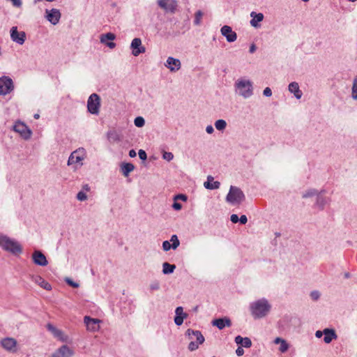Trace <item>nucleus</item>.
Segmentation results:
<instances>
[{"instance_id":"8fccbe9b","label":"nucleus","mask_w":357,"mask_h":357,"mask_svg":"<svg viewBox=\"0 0 357 357\" xmlns=\"http://www.w3.org/2000/svg\"><path fill=\"white\" fill-rule=\"evenodd\" d=\"M139 157L141 160H145L147 158V155L145 151L140 149L138 152Z\"/></svg>"},{"instance_id":"5fc2aeb1","label":"nucleus","mask_w":357,"mask_h":357,"mask_svg":"<svg viewBox=\"0 0 357 357\" xmlns=\"http://www.w3.org/2000/svg\"><path fill=\"white\" fill-rule=\"evenodd\" d=\"M236 354L238 356H241L244 354V349L242 348V347H238L236 350Z\"/></svg>"},{"instance_id":"1a4fd4ad","label":"nucleus","mask_w":357,"mask_h":357,"mask_svg":"<svg viewBox=\"0 0 357 357\" xmlns=\"http://www.w3.org/2000/svg\"><path fill=\"white\" fill-rule=\"evenodd\" d=\"M158 6L166 13H174L178 6L176 0H158Z\"/></svg>"},{"instance_id":"5701e85b","label":"nucleus","mask_w":357,"mask_h":357,"mask_svg":"<svg viewBox=\"0 0 357 357\" xmlns=\"http://www.w3.org/2000/svg\"><path fill=\"white\" fill-rule=\"evenodd\" d=\"M250 17H252V20H250V24L255 28H258L260 26L259 22L263 21L264 17L263 13H257L254 11L251 12Z\"/></svg>"},{"instance_id":"69168bd1","label":"nucleus","mask_w":357,"mask_h":357,"mask_svg":"<svg viewBox=\"0 0 357 357\" xmlns=\"http://www.w3.org/2000/svg\"><path fill=\"white\" fill-rule=\"evenodd\" d=\"M282 341H284V339H282L280 337H276L274 340L275 344H281Z\"/></svg>"},{"instance_id":"4be33fe9","label":"nucleus","mask_w":357,"mask_h":357,"mask_svg":"<svg viewBox=\"0 0 357 357\" xmlns=\"http://www.w3.org/2000/svg\"><path fill=\"white\" fill-rule=\"evenodd\" d=\"M31 280L45 290H51L52 286L40 275H31Z\"/></svg>"},{"instance_id":"412c9836","label":"nucleus","mask_w":357,"mask_h":357,"mask_svg":"<svg viewBox=\"0 0 357 357\" xmlns=\"http://www.w3.org/2000/svg\"><path fill=\"white\" fill-rule=\"evenodd\" d=\"M288 90L291 93H293L295 98L298 100L301 99L303 96V92L300 89L298 83L296 82H291L288 86Z\"/></svg>"},{"instance_id":"473e14b6","label":"nucleus","mask_w":357,"mask_h":357,"mask_svg":"<svg viewBox=\"0 0 357 357\" xmlns=\"http://www.w3.org/2000/svg\"><path fill=\"white\" fill-rule=\"evenodd\" d=\"M107 138L109 141L112 142H115L120 140L119 135L115 131L108 132Z\"/></svg>"},{"instance_id":"e433bc0d","label":"nucleus","mask_w":357,"mask_h":357,"mask_svg":"<svg viewBox=\"0 0 357 357\" xmlns=\"http://www.w3.org/2000/svg\"><path fill=\"white\" fill-rule=\"evenodd\" d=\"M202 15H203V13L201 10H198L195 13V20H194V24L195 25L200 24Z\"/></svg>"},{"instance_id":"bb28decb","label":"nucleus","mask_w":357,"mask_h":357,"mask_svg":"<svg viewBox=\"0 0 357 357\" xmlns=\"http://www.w3.org/2000/svg\"><path fill=\"white\" fill-rule=\"evenodd\" d=\"M235 342L237 344H241L242 347L245 348H250L252 346L251 340L249 337H243L240 335H238L235 337Z\"/></svg>"},{"instance_id":"aec40b11","label":"nucleus","mask_w":357,"mask_h":357,"mask_svg":"<svg viewBox=\"0 0 357 357\" xmlns=\"http://www.w3.org/2000/svg\"><path fill=\"white\" fill-rule=\"evenodd\" d=\"M212 325L216 326L220 330H222L226 326L230 327L231 321L229 318L225 317L213 320Z\"/></svg>"},{"instance_id":"052dcab7","label":"nucleus","mask_w":357,"mask_h":357,"mask_svg":"<svg viewBox=\"0 0 357 357\" xmlns=\"http://www.w3.org/2000/svg\"><path fill=\"white\" fill-rule=\"evenodd\" d=\"M105 44H106V45H107L108 47H109L110 49H113V48H114V47H116V43H114V42H112V41H111V42L106 43Z\"/></svg>"},{"instance_id":"c85d7f7f","label":"nucleus","mask_w":357,"mask_h":357,"mask_svg":"<svg viewBox=\"0 0 357 357\" xmlns=\"http://www.w3.org/2000/svg\"><path fill=\"white\" fill-rule=\"evenodd\" d=\"M175 268L176 266L174 264H170L168 262H165L162 264L163 274H171L174 271Z\"/></svg>"},{"instance_id":"603ef678","label":"nucleus","mask_w":357,"mask_h":357,"mask_svg":"<svg viewBox=\"0 0 357 357\" xmlns=\"http://www.w3.org/2000/svg\"><path fill=\"white\" fill-rule=\"evenodd\" d=\"M238 222H240L241 224L242 225H245L248 222V218L246 217V215H242L240 218H239V220H238Z\"/></svg>"},{"instance_id":"ea45409f","label":"nucleus","mask_w":357,"mask_h":357,"mask_svg":"<svg viewBox=\"0 0 357 357\" xmlns=\"http://www.w3.org/2000/svg\"><path fill=\"white\" fill-rule=\"evenodd\" d=\"M192 341L188 344V349L191 351H195L198 349L199 344L193 341V340H191Z\"/></svg>"},{"instance_id":"dca6fc26","label":"nucleus","mask_w":357,"mask_h":357,"mask_svg":"<svg viewBox=\"0 0 357 357\" xmlns=\"http://www.w3.org/2000/svg\"><path fill=\"white\" fill-rule=\"evenodd\" d=\"M221 34L225 36L229 43L234 42L237 38L236 32L233 31L228 25H224L220 29Z\"/></svg>"},{"instance_id":"f257e3e1","label":"nucleus","mask_w":357,"mask_h":357,"mask_svg":"<svg viewBox=\"0 0 357 357\" xmlns=\"http://www.w3.org/2000/svg\"><path fill=\"white\" fill-rule=\"evenodd\" d=\"M249 308L253 318L257 319L264 318L269 314L271 305L266 298H262L252 302Z\"/></svg>"},{"instance_id":"680f3d73","label":"nucleus","mask_w":357,"mask_h":357,"mask_svg":"<svg viewBox=\"0 0 357 357\" xmlns=\"http://www.w3.org/2000/svg\"><path fill=\"white\" fill-rule=\"evenodd\" d=\"M323 335H324V331H317L316 333H315V336L317 338L321 337Z\"/></svg>"},{"instance_id":"37998d69","label":"nucleus","mask_w":357,"mask_h":357,"mask_svg":"<svg viewBox=\"0 0 357 357\" xmlns=\"http://www.w3.org/2000/svg\"><path fill=\"white\" fill-rule=\"evenodd\" d=\"M320 292L317 290L312 291L310 293V297L313 301H317L320 298Z\"/></svg>"},{"instance_id":"3c124183","label":"nucleus","mask_w":357,"mask_h":357,"mask_svg":"<svg viewBox=\"0 0 357 357\" xmlns=\"http://www.w3.org/2000/svg\"><path fill=\"white\" fill-rule=\"evenodd\" d=\"M263 94H264V96H265L266 97L271 96H272V90H271V89L269 88V87H266L264 89Z\"/></svg>"},{"instance_id":"ddd939ff","label":"nucleus","mask_w":357,"mask_h":357,"mask_svg":"<svg viewBox=\"0 0 357 357\" xmlns=\"http://www.w3.org/2000/svg\"><path fill=\"white\" fill-rule=\"evenodd\" d=\"M130 48L132 50V54L135 56L146 52V48L142 45V40L139 38H135L132 40Z\"/></svg>"},{"instance_id":"72a5a7b5","label":"nucleus","mask_w":357,"mask_h":357,"mask_svg":"<svg viewBox=\"0 0 357 357\" xmlns=\"http://www.w3.org/2000/svg\"><path fill=\"white\" fill-rule=\"evenodd\" d=\"M47 329L51 331L55 336L59 337L61 334V331L58 330L51 324L47 325Z\"/></svg>"},{"instance_id":"bf43d9fd","label":"nucleus","mask_w":357,"mask_h":357,"mask_svg":"<svg viewBox=\"0 0 357 357\" xmlns=\"http://www.w3.org/2000/svg\"><path fill=\"white\" fill-rule=\"evenodd\" d=\"M174 199H182L183 201H186L187 200V197L185 195L180 194V195H176Z\"/></svg>"},{"instance_id":"c9c22d12","label":"nucleus","mask_w":357,"mask_h":357,"mask_svg":"<svg viewBox=\"0 0 357 357\" xmlns=\"http://www.w3.org/2000/svg\"><path fill=\"white\" fill-rule=\"evenodd\" d=\"M352 98L354 100H357V77H356L353 81Z\"/></svg>"},{"instance_id":"774afa93","label":"nucleus","mask_w":357,"mask_h":357,"mask_svg":"<svg viewBox=\"0 0 357 357\" xmlns=\"http://www.w3.org/2000/svg\"><path fill=\"white\" fill-rule=\"evenodd\" d=\"M33 117L35 119H38L40 118V115L38 114H35Z\"/></svg>"},{"instance_id":"c03bdc74","label":"nucleus","mask_w":357,"mask_h":357,"mask_svg":"<svg viewBox=\"0 0 357 357\" xmlns=\"http://www.w3.org/2000/svg\"><path fill=\"white\" fill-rule=\"evenodd\" d=\"M162 158L167 161H171L174 158V155L171 152L165 151L162 154Z\"/></svg>"},{"instance_id":"6ab92c4d","label":"nucleus","mask_w":357,"mask_h":357,"mask_svg":"<svg viewBox=\"0 0 357 357\" xmlns=\"http://www.w3.org/2000/svg\"><path fill=\"white\" fill-rule=\"evenodd\" d=\"M185 335L190 340L196 338V342L199 345L204 343L205 339L202 333L199 331H195L192 329H188L185 332Z\"/></svg>"},{"instance_id":"79ce46f5","label":"nucleus","mask_w":357,"mask_h":357,"mask_svg":"<svg viewBox=\"0 0 357 357\" xmlns=\"http://www.w3.org/2000/svg\"><path fill=\"white\" fill-rule=\"evenodd\" d=\"M185 319V316H183V317L175 316L174 323L177 326H181L183 324Z\"/></svg>"},{"instance_id":"6e6552de","label":"nucleus","mask_w":357,"mask_h":357,"mask_svg":"<svg viewBox=\"0 0 357 357\" xmlns=\"http://www.w3.org/2000/svg\"><path fill=\"white\" fill-rule=\"evenodd\" d=\"M17 342L13 337H4L0 340V346L6 351L10 353H15L17 349Z\"/></svg>"},{"instance_id":"de8ad7c7","label":"nucleus","mask_w":357,"mask_h":357,"mask_svg":"<svg viewBox=\"0 0 357 357\" xmlns=\"http://www.w3.org/2000/svg\"><path fill=\"white\" fill-rule=\"evenodd\" d=\"M288 349H289V345L287 343V342L285 340L282 341V342L280 344V351L282 353H284L288 350Z\"/></svg>"},{"instance_id":"4c0bfd02","label":"nucleus","mask_w":357,"mask_h":357,"mask_svg":"<svg viewBox=\"0 0 357 357\" xmlns=\"http://www.w3.org/2000/svg\"><path fill=\"white\" fill-rule=\"evenodd\" d=\"M134 123L137 127L140 128L144 125L145 121L143 117L138 116L135 119Z\"/></svg>"},{"instance_id":"7ed1b4c3","label":"nucleus","mask_w":357,"mask_h":357,"mask_svg":"<svg viewBox=\"0 0 357 357\" xmlns=\"http://www.w3.org/2000/svg\"><path fill=\"white\" fill-rule=\"evenodd\" d=\"M0 246L3 250L10 252L13 255H19L22 252L21 244L6 235L0 234Z\"/></svg>"},{"instance_id":"f704fd0d","label":"nucleus","mask_w":357,"mask_h":357,"mask_svg":"<svg viewBox=\"0 0 357 357\" xmlns=\"http://www.w3.org/2000/svg\"><path fill=\"white\" fill-rule=\"evenodd\" d=\"M170 241L172 242V248L174 250L176 249L180 245L179 240L176 235H172L171 237Z\"/></svg>"},{"instance_id":"2f4dec72","label":"nucleus","mask_w":357,"mask_h":357,"mask_svg":"<svg viewBox=\"0 0 357 357\" xmlns=\"http://www.w3.org/2000/svg\"><path fill=\"white\" fill-rule=\"evenodd\" d=\"M227 122L223 119L217 120L215 122V127L218 130L222 131L226 128Z\"/></svg>"},{"instance_id":"a19ab883","label":"nucleus","mask_w":357,"mask_h":357,"mask_svg":"<svg viewBox=\"0 0 357 357\" xmlns=\"http://www.w3.org/2000/svg\"><path fill=\"white\" fill-rule=\"evenodd\" d=\"M77 199L79 200V201H85L87 199V195L85 192H84L83 191H79L77 194Z\"/></svg>"},{"instance_id":"49530a36","label":"nucleus","mask_w":357,"mask_h":357,"mask_svg":"<svg viewBox=\"0 0 357 357\" xmlns=\"http://www.w3.org/2000/svg\"><path fill=\"white\" fill-rule=\"evenodd\" d=\"M65 282H66L68 285H70V286H71V287H74V288H77V287H79V286L78 283H77V282H74L73 280H71V279H70V278H66L65 279Z\"/></svg>"},{"instance_id":"c756f323","label":"nucleus","mask_w":357,"mask_h":357,"mask_svg":"<svg viewBox=\"0 0 357 357\" xmlns=\"http://www.w3.org/2000/svg\"><path fill=\"white\" fill-rule=\"evenodd\" d=\"M319 191H318L317 190L314 189V188H310V189H308L307 190H305L303 195H302V197L303 199H306V198H309V197H312L313 196H317V195L319 194Z\"/></svg>"},{"instance_id":"cd10ccee","label":"nucleus","mask_w":357,"mask_h":357,"mask_svg":"<svg viewBox=\"0 0 357 357\" xmlns=\"http://www.w3.org/2000/svg\"><path fill=\"white\" fill-rule=\"evenodd\" d=\"M135 169V166L132 163H123L121 166L122 174L124 176H128L129 174Z\"/></svg>"},{"instance_id":"e2e57ef3","label":"nucleus","mask_w":357,"mask_h":357,"mask_svg":"<svg viewBox=\"0 0 357 357\" xmlns=\"http://www.w3.org/2000/svg\"><path fill=\"white\" fill-rule=\"evenodd\" d=\"M256 49H257L256 45L255 44H252L250 47L249 52L252 54L256 51Z\"/></svg>"},{"instance_id":"4d7b16f0","label":"nucleus","mask_w":357,"mask_h":357,"mask_svg":"<svg viewBox=\"0 0 357 357\" xmlns=\"http://www.w3.org/2000/svg\"><path fill=\"white\" fill-rule=\"evenodd\" d=\"M206 131L208 134H212L214 132V128L211 125H208L206 128Z\"/></svg>"},{"instance_id":"393cba45","label":"nucleus","mask_w":357,"mask_h":357,"mask_svg":"<svg viewBox=\"0 0 357 357\" xmlns=\"http://www.w3.org/2000/svg\"><path fill=\"white\" fill-rule=\"evenodd\" d=\"M57 350L61 357H73L75 354L74 350L66 344L62 345Z\"/></svg>"},{"instance_id":"4468645a","label":"nucleus","mask_w":357,"mask_h":357,"mask_svg":"<svg viewBox=\"0 0 357 357\" xmlns=\"http://www.w3.org/2000/svg\"><path fill=\"white\" fill-rule=\"evenodd\" d=\"M325 192V190H321L316 197L314 206L318 207L321 211H323L325 206L331 202L330 197H324L323 195Z\"/></svg>"},{"instance_id":"9d476101","label":"nucleus","mask_w":357,"mask_h":357,"mask_svg":"<svg viewBox=\"0 0 357 357\" xmlns=\"http://www.w3.org/2000/svg\"><path fill=\"white\" fill-rule=\"evenodd\" d=\"M13 130L19 133L24 139H29L31 136V130L22 122L17 121L13 126Z\"/></svg>"},{"instance_id":"39448f33","label":"nucleus","mask_w":357,"mask_h":357,"mask_svg":"<svg viewBox=\"0 0 357 357\" xmlns=\"http://www.w3.org/2000/svg\"><path fill=\"white\" fill-rule=\"evenodd\" d=\"M86 158V150L84 148H78L71 153L68 160V165L79 164V166L82 165V161Z\"/></svg>"},{"instance_id":"58836bf2","label":"nucleus","mask_w":357,"mask_h":357,"mask_svg":"<svg viewBox=\"0 0 357 357\" xmlns=\"http://www.w3.org/2000/svg\"><path fill=\"white\" fill-rule=\"evenodd\" d=\"M176 316L183 317L185 316V319L188 317V314L183 312V308L181 306L177 307L175 310Z\"/></svg>"},{"instance_id":"f03ea898","label":"nucleus","mask_w":357,"mask_h":357,"mask_svg":"<svg viewBox=\"0 0 357 357\" xmlns=\"http://www.w3.org/2000/svg\"><path fill=\"white\" fill-rule=\"evenodd\" d=\"M235 93L244 99L250 98L254 93L252 82L245 77H240L234 84Z\"/></svg>"},{"instance_id":"423d86ee","label":"nucleus","mask_w":357,"mask_h":357,"mask_svg":"<svg viewBox=\"0 0 357 357\" xmlns=\"http://www.w3.org/2000/svg\"><path fill=\"white\" fill-rule=\"evenodd\" d=\"M100 107V98L96 93H92L87 101V109L91 114H98Z\"/></svg>"},{"instance_id":"0e129e2a","label":"nucleus","mask_w":357,"mask_h":357,"mask_svg":"<svg viewBox=\"0 0 357 357\" xmlns=\"http://www.w3.org/2000/svg\"><path fill=\"white\" fill-rule=\"evenodd\" d=\"M136 155H137L136 151L134 149H131L129 151V156L130 158H135L136 156Z\"/></svg>"},{"instance_id":"a211bd4d","label":"nucleus","mask_w":357,"mask_h":357,"mask_svg":"<svg viewBox=\"0 0 357 357\" xmlns=\"http://www.w3.org/2000/svg\"><path fill=\"white\" fill-rule=\"evenodd\" d=\"M165 66L169 69L171 72H176L181 68V63L178 59L169 56L165 63Z\"/></svg>"},{"instance_id":"b1692460","label":"nucleus","mask_w":357,"mask_h":357,"mask_svg":"<svg viewBox=\"0 0 357 357\" xmlns=\"http://www.w3.org/2000/svg\"><path fill=\"white\" fill-rule=\"evenodd\" d=\"M324 341L326 344H329L332 342L333 340L337 338V335L335 333V330L331 328H325L324 330Z\"/></svg>"},{"instance_id":"6e6d98bb","label":"nucleus","mask_w":357,"mask_h":357,"mask_svg":"<svg viewBox=\"0 0 357 357\" xmlns=\"http://www.w3.org/2000/svg\"><path fill=\"white\" fill-rule=\"evenodd\" d=\"M172 207L174 209L178 211V210L181 209L182 206L180 203L175 202L172 204Z\"/></svg>"},{"instance_id":"f3484780","label":"nucleus","mask_w":357,"mask_h":357,"mask_svg":"<svg viewBox=\"0 0 357 357\" xmlns=\"http://www.w3.org/2000/svg\"><path fill=\"white\" fill-rule=\"evenodd\" d=\"M84 322L88 331L95 332V331H98L99 330V328H100V326L98 325V324L100 322L99 319L91 318L89 316H85L84 317Z\"/></svg>"},{"instance_id":"a18cd8bd","label":"nucleus","mask_w":357,"mask_h":357,"mask_svg":"<svg viewBox=\"0 0 357 357\" xmlns=\"http://www.w3.org/2000/svg\"><path fill=\"white\" fill-rule=\"evenodd\" d=\"M149 288L151 291L158 290L160 289V282L158 281L152 282L149 285Z\"/></svg>"},{"instance_id":"864d4df0","label":"nucleus","mask_w":357,"mask_h":357,"mask_svg":"<svg viewBox=\"0 0 357 357\" xmlns=\"http://www.w3.org/2000/svg\"><path fill=\"white\" fill-rule=\"evenodd\" d=\"M230 220L233 223H237L238 222L239 218L236 214H232L230 217Z\"/></svg>"},{"instance_id":"13d9d810","label":"nucleus","mask_w":357,"mask_h":357,"mask_svg":"<svg viewBox=\"0 0 357 357\" xmlns=\"http://www.w3.org/2000/svg\"><path fill=\"white\" fill-rule=\"evenodd\" d=\"M13 2V4L15 7H20L22 6L21 0H10Z\"/></svg>"},{"instance_id":"f8f14e48","label":"nucleus","mask_w":357,"mask_h":357,"mask_svg":"<svg viewBox=\"0 0 357 357\" xmlns=\"http://www.w3.org/2000/svg\"><path fill=\"white\" fill-rule=\"evenodd\" d=\"M10 38L13 42L23 45L26 40V33L24 31L19 32L17 26H13L10 29Z\"/></svg>"},{"instance_id":"338daca9","label":"nucleus","mask_w":357,"mask_h":357,"mask_svg":"<svg viewBox=\"0 0 357 357\" xmlns=\"http://www.w3.org/2000/svg\"><path fill=\"white\" fill-rule=\"evenodd\" d=\"M50 357H61L60 356V354L59 353V351L56 349L52 355Z\"/></svg>"},{"instance_id":"a878e982","label":"nucleus","mask_w":357,"mask_h":357,"mask_svg":"<svg viewBox=\"0 0 357 357\" xmlns=\"http://www.w3.org/2000/svg\"><path fill=\"white\" fill-rule=\"evenodd\" d=\"M220 183L219 181H213V177L208 176L207 177V181L204 182V186L206 189L215 190L220 188Z\"/></svg>"},{"instance_id":"0eeeda50","label":"nucleus","mask_w":357,"mask_h":357,"mask_svg":"<svg viewBox=\"0 0 357 357\" xmlns=\"http://www.w3.org/2000/svg\"><path fill=\"white\" fill-rule=\"evenodd\" d=\"M14 90V84L8 76L0 77V96H6Z\"/></svg>"},{"instance_id":"2eb2a0df","label":"nucleus","mask_w":357,"mask_h":357,"mask_svg":"<svg viewBox=\"0 0 357 357\" xmlns=\"http://www.w3.org/2000/svg\"><path fill=\"white\" fill-rule=\"evenodd\" d=\"M32 259L35 264L40 266H45L48 261L45 255L40 250H35L32 254Z\"/></svg>"},{"instance_id":"9b49d317","label":"nucleus","mask_w":357,"mask_h":357,"mask_svg":"<svg viewBox=\"0 0 357 357\" xmlns=\"http://www.w3.org/2000/svg\"><path fill=\"white\" fill-rule=\"evenodd\" d=\"M45 14L47 20L53 25H56L59 23L61 16L59 10L56 8H52L51 10L46 9Z\"/></svg>"},{"instance_id":"09e8293b","label":"nucleus","mask_w":357,"mask_h":357,"mask_svg":"<svg viewBox=\"0 0 357 357\" xmlns=\"http://www.w3.org/2000/svg\"><path fill=\"white\" fill-rule=\"evenodd\" d=\"M162 248L165 251L169 250L172 248V244L168 241H165L162 243Z\"/></svg>"},{"instance_id":"20e7f679","label":"nucleus","mask_w":357,"mask_h":357,"mask_svg":"<svg viewBox=\"0 0 357 357\" xmlns=\"http://www.w3.org/2000/svg\"><path fill=\"white\" fill-rule=\"evenodd\" d=\"M245 199L243 192L238 187L231 185L226 201L232 205H239Z\"/></svg>"},{"instance_id":"7c9ffc66","label":"nucleus","mask_w":357,"mask_h":357,"mask_svg":"<svg viewBox=\"0 0 357 357\" xmlns=\"http://www.w3.org/2000/svg\"><path fill=\"white\" fill-rule=\"evenodd\" d=\"M116 38V36L112 33H107L105 34H102L100 38V40L101 43H106L107 40H114Z\"/></svg>"}]
</instances>
